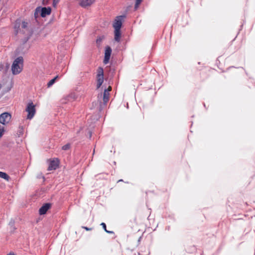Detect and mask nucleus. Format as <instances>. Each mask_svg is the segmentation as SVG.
Here are the masks:
<instances>
[{
  "label": "nucleus",
  "instance_id": "f257e3e1",
  "mask_svg": "<svg viewBox=\"0 0 255 255\" xmlns=\"http://www.w3.org/2000/svg\"><path fill=\"white\" fill-rule=\"evenodd\" d=\"M23 59L22 57L19 56L16 58L11 66V71L13 75L19 74L23 69Z\"/></svg>",
  "mask_w": 255,
  "mask_h": 255
},
{
  "label": "nucleus",
  "instance_id": "f03ea898",
  "mask_svg": "<svg viewBox=\"0 0 255 255\" xmlns=\"http://www.w3.org/2000/svg\"><path fill=\"white\" fill-rule=\"evenodd\" d=\"M25 111L28 113L27 119L29 120L31 119L34 117L36 112L35 106L33 103L28 104Z\"/></svg>",
  "mask_w": 255,
  "mask_h": 255
},
{
  "label": "nucleus",
  "instance_id": "7ed1b4c3",
  "mask_svg": "<svg viewBox=\"0 0 255 255\" xmlns=\"http://www.w3.org/2000/svg\"><path fill=\"white\" fill-rule=\"evenodd\" d=\"M97 88H99L104 82V72L103 69L99 67L98 69V74L97 75Z\"/></svg>",
  "mask_w": 255,
  "mask_h": 255
},
{
  "label": "nucleus",
  "instance_id": "20e7f679",
  "mask_svg": "<svg viewBox=\"0 0 255 255\" xmlns=\"http://www.w3.org/2000/svg\"><path fill=\"white\" fill-rule=\"evenodd\" d=\"M11 120V115L8 113H4L0 115V123L5 125L8 124Z\"/></svg>",
  "mask_w": 255,
  "mask_h": 255
},
{
  "label": "nucleus",
  "instance_id": "39448f33",
  "mask_svg": "<svg viewBox=\"0 0 255 255\" xmlns=\"http://www.w3.org/2000/svg\"><path fill=\"white\" fill-rule=\"evenodd\" d=\"M124 17V16H119L116 17L113 24L115 30H120L122 24V20Z\"/></svg>",
  "mask_w": 255,
  "mask_h": 255
},
{
  "label": "nucleus",
  "instance_id": "423d86ee",
  "mask_svg": "<svg viewBox=\"0 0 255 255\" xmlns=\"http://www.w3.org/2000/svg\"><path fill=\"white\" fill-rule=\"evenodd\" d=\"M59 161L58 158H53L50 160L48 170H55L58 166Z\"/></svg>",
  "mask_w": 255,
  "mask_h": 255
},
{
  "label": "nucleus",
  "instance_id": "0eeeda50",
  "mask_svg": "<svg viewBox=\"0 0 255 255\" xmlns=\"http://www.w3.org/2000/svg\"><path fill=\"white\" fill-rule=\"evenodd\" d=\"M112 53V49L110 46L106 47L105 53V57L104 59V64H107L110 60V56Z\"/></svg>",
  "mask_w": 255,
  "mask_h": 255
},
{
  "label": "nucleus",
  "instance_id": "6e6552de",
  "mask_svg": "<svg viewBox=\"0 0 255 255\" xmlns=\"http://www.w3.org/2000/svg\"><path fill=\"white\" fill-rule=\"evenodd\" d=\"M95 1V0H80L79 5L82 7L86 8L91 6Z\"/></svg>",
  "mask_w": 255,
  "mask_h": 255
},
{
  "label": "nucleus",
  "instance_id": "1a4fd4ad",
  "mask_svg": "<svg viewBox=\"0 0 255 255\" xmlns=\"http://www.w3.org/2000/svg\"><path fill=\"white\" fill-rule=\"evenodd\" d=\"M51 204L50 203H46L44 204L39 210V214L40 215L45 214L47 210L51 207Z\"/></svg>",
  "mask_w": 255,
  "mask_h": 255
},
{
  "label": "nucleus",
  "instance_id": "9d476101",
  "mask_svg": "<svg viewBox=\"0 0 255 255\" xmlns=\"http://www.w3.org/2000/svg\"><path fill=\"white\" fill-rule=\"evenodd\" d=\"M51 8L48 7H42L41 9V16L43 17H45L46 15H49L51 13Z\"/></svg>",
  "mask_w": 255,
  "mask_h": 255
},
{
  "label": "nucleus",
  "instance_id": "9b49d317",
  "mask_svg": "<svg viewBox=\"0 0 255 255\" xmlns=\"http://www.w3.org/2000/svg\"><path fill=\"white\" fill-rule=\"evenodd\" d=\"M27 25H28L27 22L23 21L22 22L21 26V28L23 29V30H22L21 31V29H20V32H21L22 33H24V34L27 33V34H28L29 33V30L27 28Z\"/></svg>",
  "mask_w": 255,
  "mask_h": 255
},
{
  "label": "nucleus",
  "instance_id": "f8f14e48",
  "mask_svg": "<svg viewBox=\"0 0 255 255\" xmlns=\"http://www.w3.org/2000/svg\"><path fill=\"white\" fill-rule=\"evenodd\" d=\"M109 93L107 92V90H105L103 96V102L104 104H106V103L109 101Z\"/></svg>",
  "mask_w": 255,
  "mask_h": 255
},
{
  "label": "nucleus",
  "instance_id": "ddd939ff",
  "mask_svg": "<svg viewBox=\"0 0 255 255\" xmlns=\"http://www.w3.org/2000/svg\"><path fill=\"white\" fill-rule=\"evenodd\" d=\"M121 38L120 30H115V40L119 42Z\"/></svg>",
  "mask_w": 255,
  "mask_h": 255
},
{
  "label": "nucleus",
  "instance_id": "4468645a",
  "mask_svg": "<svg viewBox=\"0 0 255 255\" xmlns=\"http://www.w3.org/2000/svg\"><path fill=\"white\" fill-rule=\"evenodd\" d=\"M0 178H3L7 181H8L10 179L8 174L1 171H0Z\"/></svg>",
  "mask_w": 255,
  "mask_h": 255
},
{
  "label": "nucleus",
  "instance_id": "2eb2a0df",
  "mask_svg": "<svg viewBox=\"0 0 255 255\" xmlns=\"http://www.w3.org/2000/svg\"><path fill=\"white\" fill-rule=\"evenodd\" d=\"M105 36L104 35L100 36L97 39L96 43L98 47L100 46L101 42L104 39Z\"/></svg>",
  "mask_w": 255,
  "mask_h": 255
},
{
  "label": "nucleus",
  "instance_id": "dca6fc26",
  "mask_svg": "<svg viewBox=\"0 0 255 255\" xmlns=\"http://www.w3.org/2000/svg\"><path fill=\"white\" fill-rule=\"evenodd\" d=\"M59 78L58 76H56L55 78L51 80L47 84V87H51L56 81V79Z\"/></svg>",
  "mask_w": 255,
  "mask_h": 255
},
{
  "label": "nucleus",
  "instance_id": "f3484780",
  "mask_svg": "<svg viewBox=\"0 0 255 255\" xmlns=\"http://www.w3.org/2000/svg\"><path fill=\"white\" fill-rule=\"evenodd\" d=\"M71 145L70 143H67L64 145H63L62 147V149L64 150H67L70 149Z\"/></svg>",
  "mask_w": 255,
  "mask_h": 255
},
{
  "label": "nucleus",
  "instance_id": "a211bd4d",
  "mask_svg": "<svg viewBox=\"0 0 255 255\" xmlns=\"http://www.w3.org/2000/svg\"><path fill=\"white\" fill-rule=\"evenodd\" d=\"M142 1V0H135V4L134 5V8L135 9L138 7L139 4L141 3Z\"/></svg>",
  "mask_w": 255,
  "mask_h": 255
},
{
  "label": "nucleus",
  "instance_id": "6ab92c4d",
  "mask_svg": "<svg viewBox=\"0 0 255 255\" xmlns=\"http://www.w3.org/2000/svg\"><path fill=\"white\" fill-rule=\"evenodd\" d=\"M4 131V128L3 126H1L0 125V138L2 136L3 134V132Z\"/></svg>",
  "mask_w": 255,
  "mask_h": 255
},
{
  "label": "nucleus",
  "instance_id": "aec40b11",
  "mask_svg": "<svg viewBox=\"0 0 255 255\" xmlns=\"http://www.w3.org/2000/svg\"><path fill=\"white\" fill-rule=\"evenodd\" d=\"M20 26V24L19 23H16L15 26H14V28H15V31L17 33H18V30L17 29V28H18Z\"/></svg>",
  "mask_w": 255,
  "mask_h": 255
},
{
  "label": "nucleus",
  "instance_id": "412c9836",
  "mask_svg": "<svg viewBox=\"0 0 255 255\" xmlns=\"http://www.w3.org/2000/svg\"><path fill=\"white\" fill-rule=\"evenodd\" d=\"M59 0H53L52 5L54 7H56L58 3L59 2Z\"/></svg>",
  "mask_w": 255,
  "mask_h": 255
},
{
  "label": "nucleus",
  "instance_id": "4be33fe9",
  "mask_svg": "<svg viewBox=\"0 0 255 255\" xmlns=\"http://www.w3.org/2000/svg\"><path fill=\"white\" fill-rule=\"evenodd\" d=\"M50 0H43L42 3L43 5H47Z\"/></svg>",
  "mask_w": 255,
  "mask_h": 255
},
{
  "label": "nucleus",
  "instance_id": "5701e85b",
  "mask_svg": "<svg viewBox=\"0 0 255 255\" xmlns=\"http://www.w3.org/2000/svg\"><path fill=\"white\" fill-rule=\"evenodd\" d=\"M101 225L103 227V229L105 231H106L107 230L106 229V225L104 223H101Z\"/></svg>",
  "mask_w": 255,
  "mask_h": 255
},
{
  "label": "nucleus",
  "instance_id": "b1692460",
  "mask_svg": "<svg viewBox=\"0 0 255 255\" xmlns=\"http://www.w3.org/2000/svg\"><path fill=\"white\" fill-rule=\"evenodd\" d=\"M83 228L85 229L86 231H91L92 230V228H89L87 227H83Z\"/></svg>",
  "mask_w": 255,
  "mask_h": 255
},
{
  "label": "nucleus",
  "instance_id": "393cba45",
  "mask_svg": "<svg viewBox=\"0 0 255 255\" xmlns=\"http://www.w3.org/2000/svg\"><path fill=\"white\" fill-rule=\"evenodd\" d=\"M107 92L109 93L110 91L112 90V87L111 86H109L107 89H106Z\"/></svg>",
  "mask_w": 255,
  "mask_h": 255
},
{
  "label": "nucleus",
  "instance_id": "a878e982",
  "mask_svg": "<svg viewBox=\"0 0 255 255\" xmlns=\"http://www.w3.org/2000/svg\"><path fill=\"white\" fill-rule=\"evenodd\" d=\"M106 232L107 233H109V234H113L114 233V232L113 231H108V230H107Z\"/></svg>",
  "mask_w": 255,
  "mask_h": 255
},
{
  "label": "nucleus",
  "instance_id": "bb28decb",
  "mask_svg": "<svg viewBox=\"0 0 255 255\" xmlns=\"http://www.w3.org/2000/svg\"><path fill=\"white\" fill-rule=\"evenodd\" d=\"M102 94H101L100 95H99L98 96V98H99V99H100V98H102Z\"/></svg>",
  "mask_w": 255,
  "mask_h": 255
},
{
  "label": "nucleus",
  "instance_id": "cd10ccee",
  "mask_svg": "<svg viewBox=\"0 0 255 255\" xmlns=\"http://www.w3.org/2000/svg\"><path fill=\"white\" fill-rule=\"evenodd\" d=\"M123 180L122 179H120L118 181V182H122Z\"/></svg>",
  "mask_w": 255,
  "mask_h": 255
},
{
  "label": "nucleus",
  "instance_id": "c85d7f7f",
  "mask_svg": "<svg viewBox=\"0 0 255 255\" xmlns=\"http://www.w3.org/2000/svg\"><path fill=\"white\" fill-rule=\"evenodd\" d=\"M15 255L14 254H9V255Z\"/></svg>",
  "mask_w": 255,
  "mask_h": 255
}]
</instances>
